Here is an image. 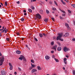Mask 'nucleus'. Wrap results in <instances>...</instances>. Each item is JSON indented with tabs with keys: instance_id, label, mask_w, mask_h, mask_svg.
Here are the masks:
<instances>
[{
	"instance_id": "obj_1",
	"label": "nucleus",
	"mask_w": 75,
	"mask_h": 75,
	"mask_svg": "<svg viewBox=\"0 0 75 75\" xmlns=\"http://www.w3.org/2000/svg\"><path fill=\"white\" fill-rule=\"evenodd\" d=\"M58 35H59V36H57L56 38V39L57 40V41L59 40H60V41H63L64 40L63 39H60L62 36V33H59L58 34Z\"/></svg>"
},
{
	"instance_id": "obj_2",
	"label": "nucleus",
	"mask_w": 75,
	"mask_h": 75,
	"mask_svg": "<svg viewBox=\"0 0 75 75\" xmlns=\"http://www.w3.org/2000/svg\"><path fill=\"white\" fill-rule=\"evenodd\" d=\"M4 61V57L3 56H2L0 58V66H1L3 65V63Z\"/></svg>"
},
{
	"instance_id": "obj_3",
	"label": "nucleus",
	"mask_w": 75,
	"mask_h": 75,
	"mask_svg": "<svg viewBox=\"0 0 75 75\" xmlns=\"http://www.w3.org/2000/svg\"><path fill=\"white\" fill-rule=\"evenodd\" d=\"M69 50H70V49L67 48V47H65L63 48V51H64L66 52H67V51H69Z\"/></svg>"
},
{
	"instance_id": "obj_4",
	"label": "nucleus",
	"mask_w": 75,
	"mask_h": 75,
	"mask_svg": "<svg viewBox=\"0 0 75 75\" xmlns=\"http://www.w3.org/2000/svg\"><path fill=\"white\" fill-rule=\"evenodd\" d=\"M36 16L37 18H38L39 19H41V16L39 14V13L37 14Z\"/></svg>"
},
{
	"instance_id": "obj_5",
	"label": "nucleus",
	"mask_w": 75,
	"mask_h": 75,
	"mask_svg": "<svg viewBox=\"0 0 75 75\" xmlns=\"http://www.w3.org/2000/svg\"><path fill=\"white\" fill-rule=\"evenodd\" d=\"M65 25L67 27V28L68 30H71V28L69 27V25H68V24H67V23H65Z\"/></svg>"
},
{
	"instance_id": "obj_6",
	"label": "nucleus",
	"mask_w": 75,
	"mask_h": 75,
	"mask_svg": "<svg viewBox=\"0 0 75 75\" xmlns=\"http://www.w3.org/2000/svg\"><path fill=\"white\" fill-rule=\"evenodd\" d=\"M69 35V33H66L63 36V37H68V36Z\"/></svg>"
},
{
	"instance_id": "obj_7",
	"label": "nucleus",
	"mask_w": 75,
	"mask_h": 75,
	"mask_svg": "<svg viewBox=\"0 0 75 75\" xmlns=\"http://www.w3.org/2000/svg\"><path fill=\"white\" fill-rule=\"evenodd\" d=\"M50 58V57L49 56H48V55H46L45 56V58L46 60H48Z\"/></svg>"
},
{
	"instance_id": "obj_8",
	"label": "nucleus",
	"mask_w": 75,
	"mask_h": 75,
	"mask_svg": "<svg viewBox=\"0 0 75 75\" xmlns=\"http://www.w3.org/2000/svg\"><path fill=\"white\" fill-rule=\"evenodd\" d=\"M57 48V45H56L55 46H54L52 47V49H54V50L55 51H56Z\"/></svg>"
},
{
	"instance_id": "obj_9",
	"label": "nucleus",
	"mask_w": 75,
	"mask_h": 75,
	"mask_svg": "<svg viewBox=\"0 0 75 75\" xmlns=\"http://www.w3.org/2000/svg\"><path fill=\"white\" fill-rule=\"evenodd\" d=\"M37 72V70L35 69H33L32 70V73H34V72Z\"/></svg>"
},
{
	"instance_id": "obj_10",
	"label": "nucleus",
	"mask_w": 75,
	"mask_h": 75,
	"mask_svg": "<svg viewBox=\"0 0 75 75\" xmlns=\"http://www.w3.org/2000/svg\"><path fill=\"white\" fill-rule=\"evenodd\" d=\"M16 53L18 54H21V52L19 50H17L16 51Z\"/></svg>"
},
{
	"instance_id": "obj_11",
	"label": "nucleus",
	"mask_w": 75,
	"mask_h": 75,
	"mask_svg": "<svg viewBox=\"0 0 75 75\" xmlns=\"http://www.w3.org/2000/svg\"><path fill=\"white\" fill-rule=\"evenodd\" d=\"M1 73L2 75H5V74H6L5 71H1Z\"/></svg>"
},
{
	"instance_id": "obj_12",
	"label": "nucleus",
	"mask_w": 75,
	"mask_h": 75,
	"mask_svg": "<svg viewBox=\"0 0 75 75\" xmlns=\"http://www.w3.org/2000/svg\"><path fill=\"white\" fill-rule=\"evenodd\" d=\"M24 59V57L23 56H22L21 57H20L19 58V59H21V61L22 60H23V59Z\"/></svg>"
},
{
	"instance_id": "obj_13",
	"label": "nucleus",
	"mask_w": 75,
	"mask_h": 75,
	"mask_svg": "<svg viewBox=\"0 0 75 75\" xmlns=\"http://www.w3.org/2000/svg\"><path fill=\"white\" fill-rule=\"evenodd\" d=\"M62 49H61V47H58L57 48V50L59 51H61V50Z\"/></svg>"
},
{
	"instance_id": "obj_14",
	"label": "nucleus",
	"mask_w": 75,
	"mask_h": 75,
	"mask_svg": "<svg viewBox=\"0 0 75 75\" xmlns=\"http://www.w3.org/2000/svg\"><path fill=\"white\" fill-rule=\"evenodd\" d=\"M39 12L40 14H42V15L43 14V11H42V10H40Z\"/></svg>"
},
{
	"instance_id": "obj_15",
	"label": "nucleus",
	"mask_w": 75,
	"mask_h": 75,
	"mask_svg": "<svg viewBox=\"0 0 75 75\" xmlns=\"http://www.w3.org/2000/svg\"><path fill=\"white\" fill-rule=\"evenodd\" d=\"M37 68H38V70H41V68L40 67V66H37Z\"/></svg>"
},
{
	"instance_id": "obj_16",
	"label": "nucleus",
	"mask_w": 75,
	"mask_h": 75,
	"mask_svg": "<svg viewBox=\"0 0 75 75\" xmlns=\"http://www.w3.org/2000/svg\"><path fill=\"white\" fill-rule=\"evenodd\" d=\"M31 66H32V68H34V67H36V65H34L32 63H31Z\"/></svg>"
},
{
	"instance_id": "obj_17",
	"label": "nucleus",
	"mask_w": 75,
	"mask_h": 75,
	"mask_svg": "<svg viewBox=\"0 0 75 75\" xmlns=\"http://www.w3.org/2000/svg\"><path fill=\"white\" fill-rule=\"evenodd\" d=\"M39 36L41 38H42V37H43V35H42V34L41 33H40L39 34Z\"/></svg>"
},
{
	"instance_id": "obj_18",
	"label": "nucleus",
	"mask_w": 75,
	"mask_h": 75,
	"mask_svg": "<svg viewBox=\"0 0 75 75\" xmlns=\"http://www.w3.org/2000/svg\"><path fill=\"white\" fill-rule=\"evenodd\" d=\"M44 20H45V21L46 23L48 21V18H45Z\"/></svg>"
},
{
	"instance_id": "obj_19",
	"label": "nucleus",
	"mask_w": 75,
	"mask_h": 75,
	"mask_svg": "<svg viewBox=\"0 0 75 75\" xmlns=\"http://www.w3.org/2000/svg\"><path fill=\"white\" fill-rule=\"evenodd\" d=\"M61 2H62V3H63V4H66V3H65V2L63 1V0H61Z\"/></svg>"
},
{
	"instance_id": "obj_20",
	"label": "nucleus",
	"mask_w": 75,
	"mask_h": 75,
	"mask_svg": "<svg viewBox=\"0 0 75 75\" xmlns=\"http://www.w3.org/2000/svg\"><path fill=\"white\" fill-rule=\"evenodd\" d=\"M54 60H55V61L57 62H59V60H58V59L55 58H54Z\"/></svg>"
},
{
	"instance_id": "obj_21",
	"label": "nucleus",
	"mask_w": 75,
	"mask_h": 75,
	"mask_svg": "<svg viewBox=\"0 0 75 75\" xmlns=\"http://www.w3.org/2000/svg\"><path fill=\"white\" fill-rule=\"evenodd\" d=\"M71 6L73 8H75V4H71Z\"/></svg>"
},
{
	"instance_id": "obj_22",
	"label": "nucleus",
	"mask_w": 75,
	"mask_h": 75,
	"mask_svg": "<svg viewBox=\"0 0 75 75\" xmlns=\"http://www.w3.org/2000/svg\"><path fill=\"white\" fill-rule=\"evenodd\" d=\"M28 11H29L30 12V13H32V10H31V9H29L28 10Z\"/></svg>"
},
{
	"instance_id": "obj_23",
	"label": "nucleus",
	"mask_w": 75,
	"mask_h": 75,
	"mask_svg": "<svg viewBox=\"0 0 75 75\" xmlns=\"http://www.w3.org/2000/svg\"><path fill=\"white\" fill-rule=\"evenodd\" d=\"M60 10L61 11V12H62V13H63L64 14H66L65 13V12L62 11V10H61V9H60Z\"/></svg>"
},
{
	"instance_id": "obj_24",
	"label": "nucleus",
	"mask_w": 75,
	"mask_h": 75,
	"mask_svg": "<svg viewBox=\"0 0 75 75\" xmlns=\"http://www.w3.org/2000/svg\"><path fill=\"white\" fill-rule=\"evenodd\" d=\"M36 0H31V3H33V2H34V1H36Z\"/></svg>"
},
{
	"instance_id": "obj_25",
	"label": "nucleus",
	"mask_w": 75,
	"mask_h": 75,
	"mask_svg": "<svg viewBox=\"0 0 75 75\" xmlns=\"http://www.w3.org/2000/svg\"><path fill=\"white\" fill-rule=\"evenodd\" d=\"M31 62H32V63H34V60H33V59H31Z\"/></svg>"
},
{
	"instance_id": "obj_26",
	"label": "nucleus",
	"mask_w": 75,
	"mask_h": 75,
	"mask_svg": "<svg viewBox=\"0 0 75 75\" xmlns=\"http://www.w3.org/2000/svg\"><path fill=\"white\" fill-rule=\"evenodd\" d=\"M46 12L47 14H49V13H50L49 12V11L48 10H46Z\"/></svg>"
},
{
	"instance_id": "obj_27",
	"label": "nucleus",
	"mask_w": 75,
	"mask_h": 75,
	"mask_svg": "<svg viewBox=\"0 0 75 75\" xmlns=\"http://www.w3.org/2000/svg\"><path fill=\"white\" fill-rule=\"evenodd\" d=\"M73 73L74 75H75V70H73Z\"/></svg>"
},
{
	"instance_id": "obj_28",
	"label": "nucleus",
	"mask_w": 75,
	"mask_h": 75,
	"mask_svg": "<svg viewBox=\"0 0 75 75\" xmlns=\"http://www.w3.org/2000/svg\"><path fill=\"white\" fill-rule=\"evenodd\" d=\"M54 3L55 4H56V6H58V4H57V3L55 1H54Z\"/></svg>"
},
{
	"instance_id": "obj_29",
	"label": "nucleus",
	"mask_w": 75,
	"mask_h": 75,
	"mask_svg": "<svg viewBox=\"0 0 75 75\" xmlns=\"http://www.w3.org/2000/svg\"><path fill=\"white\" fill-rule=\"evenodd\" d=\"M13 69V66H11L10 68V70H12V69Z\"/></svg>"
},
{
	"instance_id": "obj_30",
	"label": "nucleus",
	"mask_w": 75,
	"mask_h": 75,
	"mask_svg": "<svg viewBox=\"0 0 75 75\" xmlns=\"http://www.w3.org/2000/svg\"><path fill=\"white\" fill-rule=\"evenodd\" d=\"M31 8L32 9H33V10H34V8H34V7H33V6H32L31 7Z\"/></svg>"
},
{
	"instance_id": "obj_31",
	"label": "nucleus",
	"mask_w": 75,
	"mask_h": 75,
	"mask_svg": "<svg viewBox=\"0 0 75 75\" xmlns=\"http://www.w3.org/2000/svg\"><path fill=\"white\" fill-rule=\"evenodd\" d=\"M8 64H9V66H10V67H12V66H12V65H11V63H8Z\"/></svg>"
},
{
	"instance_id": "obj_32",
	"label": "nucleus",
	"mask_w": 75,
	"mask_h": 75,
	"mask_svg": "<svg viewBox=\"0 0 75 75\" xmlns=\"http://www.w3.org/2000/svg\"><path fill=\"white\" fill-rule=\"evenodd\" d=\"M5 4L6 6L7 5V2L6 1L5 3Z\"/></svg>"
},
{
	"instance_id": "obj_33",
	"label": "nucleus",
	"mask_w": 75,
	"mask_h": 75,
	"mask_svg": "<svg viewBox=\"0 0 75 75\" xmlns=\"http://www.w3.org/2000/svg\"><path fill=\"white\" fill-rule=\"evenodd\" d=\"M6 40L7 41H10V39H9L8 38H6Z\"/></svg>"
},
{
	"instance_id": "obj_34",
	"label": "nucleus",
	"mask_w": 75,
	"mask_h": 75,
	"mask_svg": "<svg viewBox=\"0 0 75 75\" xmlns=\"http://www.w3.org/2000/svg\"><path fill=\"white\" fill-rule=\"evenodd\" d=\"M24 18H22L21 19V21H24Z\"/></svg>"
},
{
	"instance_id": "obj_35",
	"label": "nucleus",
	"mask_w": 75,
	"mask_h": 75,
	"mask_svg": "<svg viewBox=\"0 0 75 75\" xmlns=\"http://www.w3.org/2000/svg\"><path fill=\"white\" fill-rule=\"evenodd\" d=\"M67 58H64V61H67Z\"/></svg>"
},
{
	"instance_id": "obj_36",
	"label": "nucleus",
	"mask_w": 75,
	"mask_h": 75,
	"mask_svg": "<svg viewBox=\"0 0 75 75\" xmlns=\"http://www.w3.org/2000/svg\"><path fill=\"white\" fill-rule=\"evenodd\" d=\"M54 42H52L51 43V45H54Z\"/></svg>"
},
{
	"instance_id": "obj_37",
	"label": "nucleus",
	"mask_w": 75,
	"mask_h": 75,
	"mask_svg": "<svg viewBox=\"0 0 75 75\" xmlns=\"http://www.w3.org/2000/svg\"><path fill=\"white\" fill-rule=\"evenodd\" d=\"M18 69H19V70L20 71H21V68L18 67Z\"/></svg>"
},
{
	"instance_id": "obj_38",
	"label": "nucleus",
	"mask_w": 75,
	"mask_h": 75,
	"mask_svg": "<svg viewBox=\"0 0 75 75\" xmlns=\"http://www.w3.org/2000/svg\"><path fill=\"white\" fill-rule=\"evenodd\" d=\"M52 20H53V21H55V19H54V18H51Z\"/></svg>"
},
{
	"instance_id": "obj_39",
	"label": "nucleus",
	"mask_w": 75,
	"mask_h": 75,
	"mask_svg": "<svg viewBox=\"0 0 75 75\" xmlns=\"http://www.w3.org/2000/svg\"><path fill=\"white\" fill-rule=\"evenodd\" d=\"M8 31V30L6 29V30H5V33H7V32Z\"/></svg>"
},
{
	"instance_id": "obj_40",
	"label": "nucleus",
	"mask_w": 75,
	"mask_h": 75,
	"mask_svg": "<svg viewBox=\"0 0 75 75\" xmlns=\"http://www.w3.org/2000/svg\"><path fill=\"white\" fill-rule=\"evenodd\" d=\"M35 40L36 41H38V40L36 38H35Z\"/></svg>"
},
{
	"instance_id": "obj_41",
	"label": "nucleus",
	"mask_w": 75,
	"mask_h": 75,
	"mask_svg": "<svg viewBox=\"0 0 75 75\" xmlns=\"http://www.w3.org/2000/svg\"><path fill=\"white\" fill-rule=\"evenodd\" d=\"M68 11L69 13H71V11L70 10H68Z\"/></svg>"
},
{
	"instance_id": "obj_42",
	"label": "nucleus",
	"mask_w": 75,
	"mask_h": 75,
	"mask_svg": "<svg viewBox=\"0 0 75 75\" xmlns=\"http://www.w3.org/2000/svg\"><path fill=\"white\" fill-rule=\"evenodd\" d=\"M32 68H33V67H30V68H29V70H31Z\"/></svg>"
},
{
	"instance_id": "obj_43",
	"label": "nucleus",
	"mask_w": 75,
	"mask_h": 75,
	"mask_svg": "<svg viewBox=\"0 0 75 75\" xmlns=\"http://www.w3.org/2000/svg\"><path fill=\"white\" fill-rule=\"evenodd\" d=\"M16 3L17 4H20V2L19 1H18Z\"/></svg>"
},
{
	"instance_id": "obj_44",
	"label": "nucleus",
	"mask_w": 75,
	"mask_h": 75,
	"mask_svg": "<svg viewBox=\"0 0 75 75\" xmlns=\"http://www.w3.org/2000/svg\"><path fill=\"white\" fill-rule=\"evenodd\" d=\"M65 64H67V61H64Z\"/></svg>"
},
{
	"instance_id": "obj_45",
	"label": "nucleus",
	"mask_w": 75,
	"mask_h": 75,
	"mask_svg": "<svg viewBox=\"0 0 75 75\" xmlns=\"http://www.w3.org/2000/svg\"><path fill=\"white\" fill-rule=\"evenodd\" d=\"M64 1H66L67 3H68V2H69V1H68V0H64Z\"/></svg>"
},
{
	"instance_id": "obj_46",
	"label": "nucleus",
	"mask_w": 75,
	"mask_h": 75,
	"mask_svg": "<svg viewBox=\"0 0 75 75\" xmlns=\"http://www.w3.org/2000/svg\"><path fill=\"white\" fill-rule=\"evenodd\" d=\"M16 34H17V35H20V33H16Z\"/></svg>"
},
{
	"instance_id": "obj_47",
	"label": "nucleus",
	"mask_w": 75,
	"mask_h": 75,
	"mask_svg": "<svg viewBox=\"0 0 75 75\" xmlns=\"http://www.w3.org/2000/svg\"><path fill=\"white\" fill-rule=\"evenodd\" d=\"M72 41H75V38H73L72 39Z\"/></svg>"
},
{
	"instance_id": "obj_48",
	"label": "nucleus",
	"mask_w": 75,
	"mask_h": 75,
	"mask_svg": "<svg viewBox=\"0 0 75 75\" xmlns=\"http://www.w3.org/2000/svg\"><path fill=\"white\" fill-rule=\"evenodd\" d=\"M52 58H55V56L54 55H53L52 56Z\"/></svg>"
},
{
	"instance_id": "obj_49",
	"label": "nucleus",
	"mask_w": 75,
	"mask_h": 75,
	"mask_svg": "<svg viewBox=\"0 0 75 75\" xmlns=\"http://www.w3.org/2000/svg\"><path fill=\"white\" fill-rule=\"evenodd\" d=\"M53 38L54 40H55L56 39V37H53Z\"/></svg>"
},
{
	"instance_id": "obj_50",
	"label": "nucleus",
	"mask_w": 75,
	"mask_h": 75,
	"mask_svg": "<svg viewBox=\"0 0 75 75\" xmlns=\"http://www.w3.org/2000/svg\"><path fill=\"white\" fill-rule=\"evenodd\" d=\"M58 44L59 45V46H61V44H60V43L59 42L58 43Z\"/></svg>"
},
{
	"instance_id": "obj_51",
	"label": "nucleus",
	"mask_w": 75,
	"mask_h": 75,
	"mask_svg": "<svg viewBox=\"0 0 75 75\" xmlns=\"http://www.w3.org/2000/svg\"><path fill=\"white\" fill-rule=\"evenodd\" d=\"M51 53L52 54H53L54 53V51H51Z\"/></svg>"
},
{
	"instance_id": "obj_52",
	"label": "nucleus",
	"mask_w": 75,
	"mask_h": 75,
	"mask_svg": "<svg viewBox=\"0 0 75 75\" xmlns=\"http://www.w3.org/2000/svg\"><path fill=\"white\" fill-rule=\"evenodd\" d=\"M14 74L15 75H17V72H15Z\"/></svg>"
},
{
	"instance_id": "obj_53",
	"label": "nucleus",
	"mask_w": 75,
	"mask_h": 75,
	"mask_svg": "<svg viewBox=\"0 0 75 75\" xmlns=\"http://www.w3.org/2000/svg\"><path fill=\"white\" fill-rule=\"evenodd\" d=\"M62 16L63 17H64V16H65V14H63L62 15Z\"/></svg>"
},
{
	"instance_id": "obj_54",
	"label": "nucleus",
	"mask_w": 75,
	"mask_h": 75,
	"mask_svg": "<svg viewBox=\"0 0 75 75\" xmlns=\"http://www.w3.org/2000/svg\"><path fill=\"white\" fill-rule=\"evenodd\" d=\"M43 35L44 36H46V35H45V33H43Z\"/></svg>"
},
{
	"instance_id": "obj_55",
	"label": "nucleus",
	"mask_w": 75,
	"mask_h": 75,
	"mask_svg": "<svg viewBox=\"0 0 75 75\" xmlns=\"http://www.w3.org/2000/svg\"><path fill=\"white\" fill-rule=\"evenodd\" d=\"M23 11L24 13H26V11H25V10H24Z\"/></svg>"
},
{
	"instance_id": "obj_56",
	"label": "nucleus",
	"mask_w": 75,
	"mask_h": 75,
	"mask_svg": "<svg viewBox=\"0 0 75 75\" xmlns=\"http://www.w3.org/2000/svg\"><path fill=\"white\" fill-rule=\"evenodd\" d=\"M4 31H5L4 30H3L1 32V33H4Z\"/></svg>"
},
{
	"instance_id": "obj_57",
	"label": "nucleus",
	"mask_w": 75,
	"mask_h": 75,
	"mask_svg": "<svg viewBox=\"0 0 75 75\" xmlns=\"http://www.w3.org/2000/svg\"><path fill=\"white\" fill-rule=\"evenodd\" d=\"M2 22V21H1V19H0V23H1Z\"/></svg>"
},
{
	"instance_id": "obj_58",
	"label": "nucleus",
	"mask_w": 75,
	"mask_h": 75,
	"mask_svg": "<svg viewBox=\"0 0 75 75\" xmlns=\"http://www.w3.org/2000/svg\"><path fill=\"white\" fill-rule=\"evenodd\" d=\"M60 19H62V17H61V16H60Z\"/></svg>"
},
{
	"instance_id": "obj_59",
	"label": "nucleus",
	"mask_w": 75,
	"mask_h": 75,
	"mask_svg": "<svg viewBox=\"0 0 75 75\" xmlns=\"http://www.w3.org/2000/svg\"><path fill=\"white\" fill-rule=\"evenodd\" d=\"M1 55H2V54H1V52H0V56H1Z\"/></svg>"
},
{
	"instance_id": "obj_60",
	"label": "nucleus",
	"mask_w": 75,
	"mask_h": 75,
	"mask_svg": "<svg viewBox=\"0 0 75 75\" xmlns=\"http://www.w3.org/2000/svg\"><path fill=\"white\" fill-rule=\"evenodd\" d=\"M54 10H57V9H56V8H54Z\"/></svg>"
},
{
	"instance_id": "obj_61",
	"label": "nucleus",
	"mask_w": 75,
	"mask_h": 75,
	"mask_svg": "<svg viewBox=\"0 0 75 75\" xmlns=\"http://www.w3.org/2000/svg\"><path fill=\"white\" fill-rule=\"evenodd\" d=\"M4 26H3L2 27V30H3V29H4Z\"/></svg>"
},
{
	"instance_id": "obj_62",
	"label": "nucleus",
	"mask_w": 75,
	"mask_h": 75,
	"mask_svg": "<svg viewBox=\"0 0 75 75\" xmlns=\"http://www.w3.org/2000/svg\"><path fill=\"white\" fill-rule=\"evenodd\" d=\"M63 69H64V70H65V67H63Z\"/></svg>"
},
{
	"instance_id": "obj_63",
	"label": "nucleus",
	"mask_w": 75,
	"mask_h": 75,
	"mask_svg": "<svg viewBox=\"0 0 75 75\" xmlns=\"http://www.w3.org/2000/svg\"><path fill=\"white\" fill-rule=\"evenodd\" d=\"M24 15L25 16H26L27 15V13H25Z\"/></svg>"
},
{
	"instance_id": "obj_64",
	"label": "nucleus",
	"mask_w": 75,
	"mask_h": 75,
	"mask_svg": "<svg viewBox=\"0 0 75 75\" xmlns=\"http://www.w3.org/2000/svg\"><path fill=\"white\" fill-rule=\"evenodd\" d=\"M74 25H75V22H74Z\"/></svg>"
}]
</instances>
